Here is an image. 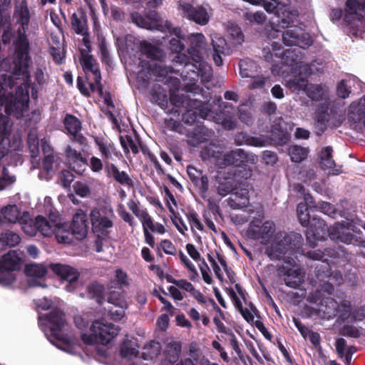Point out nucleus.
Instances as JSON below:
<instances>
[{
  "label": "nucleus",
  "instance_id": "1",
  "mask_svg": "<svg viewBox=\"0 0 365 365\" xmlns=\"http://www.w3.org/2000/svg\"><path fill=\"white\" fill-rule=\"evenodd\" d=\"M34 15L25 1L15 6L14 19L19 26L14 40L15 74L27 76L29 63V41L27 34H34L37 30L36 24L33 19Z\"/></svg>",
  "mask_w": 365,
  "mask_h": 365
},
{
  "label": "nucleus",
  "instance_id": "2",
  "mask_svg": "<svg viewBox=\"0 0 365 365\" xmlns=\"http://www.w3.org/2000/svg\"><path fill=\"white\" fill-rule=\"evenodd\" d=\"M302 236L299 234H286L280 232L274 235V241L266 249V254L271 259H284L285 255H292L295 249L302 244Z\"/></svg>",
  "mask_w": 365,
  "mask_h": 365
},
{
  "label": "nucleus",
  "instance_id": "3",
  "mask_svg": "<svg viewBox=\"0 0 365 365\" xmlns=\"http://www.w3.org/2000/svg\"><path fill=\"white\" fill-rule=\"evenodd\" d=\"M90 331L91 334L83 333L81 334V339L84 344L106 345L118 335L120 328L104 319H97L93 322Z\"/></svg>",
  "mask_w": 365,
  "mask_h": 365
},
{
  "label": "nucleus",
  "instance_id": "4",
  "mask_svg": "<svg viewBox=\"0 0 365 365\" xmlns=\"http://www.w3.org/2000/svg\"><path fill=\"white\" fill-rule=\"evenodd\" d=\"M205 40V38L202 34H195L191 36L190 41L193 47L189 49L188 53L192 62L186 61L184 63L185 66L189 70H191L190 67L195 68L196 71L193 70V71L197 76H200L204 81H209L212 74V68L204 61L200 52V48L204 44Z\"/></svg>",
  "mask_w": 365,
  "mask_h": 365
},
{
  "label": "nucleus",
  "instance_id": "5",
  "mask_svg": "<svg viewBox=\"0 0 365 365\" xmlns=\"http://www.w3.org/2000/svg\"><path fill=\"white\" fill-rule=\"evenodd\" d=\"M203 159L214 158L217 165L224 168L231 165H240L247 160V154L242 149H235L223 153L222 148L216 145H209L201 150Z\"/></svg>",
  "mask_w": 365,
  "mask_h": 365
},
{
  "label": "nucleus",
  "instance_id": "6",
  "mask_svg": "<svg viewBox=\"0 0 365 365\" xmlns=\"http://www.w3.org/2000/svg\"><path fill=\"white\" fill-rule=\"evenodd\" d=\"M46 319L50 328L51 334L53 338V339H49L51 343L54 344L59 349L72 353L71 340L65 337L61 333L66 325L65 317L63 312L59 310L53 312L47 316Z\"/></svg>",
  "mask_w": 365,
  "mask_h": 365
},
{
  "label": "nucleus",
  "instance_id": "7",
  "mask_svg": "<svg viewBox=\"0 0 365 365\" xmlns=\"http://www.w3.org/2000/svg\"><path fill=\"white\" fill-rule=\"evenodd\" d=\"M114 217L113 210L110 205L93 209L90 217L93 232L98 236H107L108 232L106 230L113 227Z\"/></svg>",
  "mask_w": 365,
  "mask_h": 365
},
{
  "label": "nucleus",
  "instance_id": "8",
  "mask_svg": "<svg viewBox=\"0 0 365 365\" xmlns=\"http://www.w3.org/2000/svg\"><path fill=\"white\" fill-rule=\"evenodd\" d=\"M59 220L47 219L37 216L34 220H30L23 224L24 232L29 236H36L38 233L45 237H52L58 227Z\"/></svg>",
  "mask_w": 365,
  "mask_h": 365
},
{
  "label": "nucleus",
  "instance_id": "9",
  "mask_svg": "<svg viewBox=\"0 0 365 365\" xmlns=\"http://www.w3.org/2000/svg\"><path fill=\"white\" fill-rule=\"evenodd\" d=\"M20 258L15 251H9L2 256L0 261V284L7 285L15 280L12 271L19 268Z\"/></svg>",
  "mask_w": 365,
  "mask_h": 365
},
{
  "label": "nucleus",
  "instance_id": "10",
  "mask_svg": "<svg viewBox=\"0 0 365 365\" xmlns=\"http://www.w3.org/2000/svg\"><path fill=\"white\" fill-rule=\"evenodd\" d=\"M275 232V225L272 221L262 223L259 220H252L247 229V235L253 239L260 240L261 243L269 242Z\"/></svg>",
  "mask_w": 365,
  "mask_h": 365
},
{
  "label": "nucleus",
  "instance_id": "11",
  "mask_svg": "<svg viewBox=\"0 0 365 365\" xmlns=\"http://www.w3.org/2000/svg\"><path fill=\"white\" fill-rule=\"evenodd\" d=\"M351 232L357 231L353 223L348 221L336 222L329 229V236L331 240L346 245L351 244L354 240Z\"/></svg>",
  "mask_w": 365,
  "mask_h": 365
},
{
  "label": "nucleus",
  "instance_id": "12",
  "mask_svg": "<svg viewBox=\"0 0 365 365\" xmlns=\"http://www.w3.org/2000/svg\"><path fill=\"white\" fill-rule=\"evenodd\" d=\"M88 73L91 74V79L84 82L83 80L78 77L77 79V87L81 93L85 96H89L91 93L98 91L99 95L103 94V86L101 83V75L98 66L96 65L90 69H88Z\"/></svg>",
  "mask_w": 365,
  "mask_h": 365
},
{
  "label": "nucleus",
  "instance_id": "13",
  "mask_svg": "<svg viewBox=\"0 0 365 365\" xmlns=\"http://www.w3.org/2000/svg\"><path fill=\"white\" fill-rule=\"evenodd\" d=\"M344 19L349 24H362L365 19V0H347L344 6Z\"/></svg>",
  "mask_w": 365,
  "mask_h": 365
},
{
  "label": "nucleus",
  "instance_id": "14",
  "mask_svg": "<svg viewBox=\"0 0 365 365\" xmlns=\"http://www.w3.org/2000/svg\"><path fill=\"white\" fill-rule=\"evenodd\" d=\"M235 288L237 294L233 290L230 292V297L235 307L247 322H254V319L258 317L257 309L252 304H250L249 307L244 308L242 302L246 303L244 291L239 284H236Z\"/></svg>",
  "mask_w": 365,
  "mask_h": 365
},
{
  "label": "nucleus",
  "instance_id": "15",
  "mask_svg": "<svg viewBox=\"0 0 365 365\" xmlns=\"http://www.w3.org/2000/svg\"><path fill=\"white\" fill-rule=\"evenodd\" d=\"M282 41L287 46L297 45L301 48L312 44L310 36L301 28L292 26L282 34Z\"/></svg>",
  "mask_w": 365,
  "mask_h": 365
},
{
  "label": "nucleus",
  "instance_id": "16",
  "mask_svg": "<svg viewBox=\"0 0 365 365\" xmlns=\"http://www.w3.org/2000/svg\"><path fill=\"white\" fill-rule=\"evenodd\" d=\"M294 91H303L313 101H319L324 95V89L319 85L309 84L304 78H294L289 82Z\"/></svg>",
  "mask_w": 365,
  "mask_h": 365
},
{
  "label": "nucleus",
  "instance_id": "17",
  "mask_svg": "<svg viewBox=\"0 0 365 365\" xmlns=\"http://www.w3.org/2000/svg\"><path fill=\"white\" fill-rule=\"evenodd\" d=\"M329 229L324 220L314 217L307 230V237L309 242L313 245L316 241L324 240Z\"/></svg>",
  "mask_w": 365,
  "mask_h": 365
},
{
  "label": "nucleus",
  "instance_id": "18",
  "mask_svg": "<svg viewBox=\"0 0 365 365\" xmlns=\"http://www.w3.org/2000/svg\"><path fill=\"white\" fill-rule=\"evenodd\" d=\"M51 270L62 279L72 284L77 281L79 277V272L74 267L67 264H51ZM66 290L71 292L73 290L71 284L66 287Z\"/></svg>",
  "mask_w": 365,
  "mask_h": 365
},
{
  "label": "nucleus",
  "instance_id": "19",
  "mask_svg": "<svg viewBox=\"0 0 365 365\" xmlns=\"http://www.w3.org/2000/svg\"><path fill=\"white\" fill-rule=\"evenodd\" d=\"M71 23L73 29L76 34L83 36L84 45L89 51L90 41L88 36L87 17L82 10H78L73 13L71 18Z\"/></svg>",
  "mask_w": 365,
  "mask_h": 365
},
{
  "label": "nucleus",
  "instance_id": "20",
  "mask_svg": "<svg viewBox=\"0 0 365 365\" xmlns=\"http://www.w3.org/2000/svg\"><path fill=\"white\" fill-rule=\"evenodd\" d=\"M71 230L76 235V240H80L86 237L88 233V222L87 214L83 210L78 209L73 216Z\"/></svg>",
  "mask_w": 365,
  "mask_h": 365
},
{
  "label": "nucleus",
  "instance_id": "21",
  "mask_svg": "<svg viewBox=\"0 0 365 365\" xmlns=\"http://www.w3.org/2000/svg\"><path fill=\"white\" fill-rule=\"evenodd\" d=\"M248 185L237 187L227 200L228 205L234 210L242 209L248 206L250 202Z\"/></svg>",
  "mask_w": 365,
  "mask_h": 365
},
{
  "label": "nucleus",
  "instance_id": "22",
  "mask_svg": "<svg viewBox=\"0 0 365 365\" xmlns=\"http://www.w3.org/2000/svg\"><path fill=\"white\" fill-rule=\"evenodd\" d=\"M182 15L194 21L197 24L205 25L209 21V15L205 8L202 6L193 7L188 4L180 6Z\"/></svg>",
  "mask_w": 365,
  "mask_h": 365
},
{
  "label": "nucleus",
  "instance_id": "23",
  "mask_svg": "<svg viewBox=\"0 0 365 365\" xmlns=\"http://www.w3.org/2000/svg\"><path fill=\"white\" fill-rule=\"evenodd\" d=\"M131 20L138 26L148 30L156 29L159 26V19L155 11H150L145 17L138 12L131 14Z\"/></svg>",
  "mask_w": 365,
  "mask_h": 365
},
{
  "label": "nucleus",
  "instance_id": "24",
  "mask_svg": "<svg viewBox=\"0 0 365 365\" xmlns=\"http://www.w3.org/2000/svg\"><path fill=\"white\" fill-rule=\"evenodd\" d=\"M46 269L42 264H31L26 267L25 272L29 277L28 284L29 287H42L45 284L42 281V278L46 274Z\"/></svg>",
  "mask_w": 365,
  "mask_h": 365
},
{
  "label": "nucleus",
  "instance_id": "25",
  "mask_svg": "<svg viewBox=\"0 0 365 365\" xmlns=\"http://www.w3.org/2000/svg\"><path fill=\"white\" fill-rule=\"evenodd\" d=\"M170 101L173 103L174 106L176 107L180 106H188L190 104H192L195 106V110H188L187 111L186 115H194V118H192L191 122H194L197 115H200L202 118H205L207 115V110H204L203 109H198L201 103L199 101H190L185 98V97H180L178 99V97L175 94H171L170 96Z\"/></svg>",
  "mask_w": 365,
  "mask_h": 365
},
{
  "label": "nucleus",
  "instance_id": "26",
  "mask_svg": "<svg viewBox=\"0 0 365 365\" xmlns=\"http://www.w3.org/2000/svg\"><path fill=\"white\" fill-rule=\"evenodd\" d=\"M181 353V344L180 341L170 340L168 341L163 352L164 359L161 365H173L175 363Z\"/></svg>",
  "mask_w": 365,
  "mask_h": 365
},
{
  "label": "nucleus",
  "instance_id": "27",
  "mask_svg": "<svg viewBox=\"0 0 365 365\" xmlns=\"http://www.w3.org/2000/svg\"><path fill=\"white\" fill-rule=\"evenodd\" d=\"M365 115V97L359 99L358 102L352 103L349 108L348 120L354 128L361 123Z\"/></svg>",
  "mask_w": 365,
  "mask_h": 365
},
{
  "label": "nucleus",
  "instance_id": "28",
  "mask_svg": "<svg viewBox=\"0 0 365 365\" xmlns=\"http://www.w3.org/2000/svg\"><path fill=\"white\" fill-rule=\"evenodd\" d=\"M53 235L59 244H71L76 239V235L69 223L60 220Z\"/></svg>",
  "mask_w": 365,
  "mask_h": 365
},
{
  "label": "nucleus",
  "instance_id": "29",
  "mask_svg": "<svg viewBox=\"0 0 365 365\" xmlns=\"http://www.w3.org/2000/svg\"><path fill=\"white\" fill-rule=\"evenodd\" d=\"M27 215V212H24L21 214L20 210L15 205H8L2 208L0 216L1 218V222H8L14 224L16 222H21L22 225L24 222H22L24 217Z\"/></svg>",
  "mask_w": 365,
  "mask_h": 365
},
{
  "label": "nucleus",
  "instance_id": "30",
  "mask_svg": "<svg viewBox=\"0 0 365 365\" xmlns=\"http://www.w3.org/2000/svg\"><path fill=\"white\" fill-rule=\"evenodd\" d=\"M333 149L331 146L324 148L320 154V165L324 170H329L332 175H339L341 173V168H336L332 159Z\"/></svg>",
  "mask_w": 365,
  "mask_h": 365
},
{
  "label": "nucleus",
  "instance_id": "31",
  "mask_svg": "<svg viewBox=\"0 0 365 365\" xmlns=\"http://www.w3.org/2000/svg\"><path fill=\"white\" fill-rule=\"evenodd\" d=\"M304 202H300L297 205V212L299 220L302 225L307 227L309 222V214L308 209L315 207V203L313 197L309 194H304Z\"/></svg>",
  "mask_w": 365,
  "mask_h": 365
},
{
  "label": "nucleus",
  "instance_id": "32",
  "mask_svg": "<svg viewBox=\"0 0 365 365\" xmlns=\"http://www.w3.org/2000/svg\"><path fill=\"white\" fill-rule=\"evenodd\" d=\"M138 345L135 339L125 340L120 346V354L123 361H131L138 354Z\"/></svg>",
  "mask_w": 365,
  "mask_h": 365
},
{
  "label": "nucleus",
  "instance_id": "33",
  "mask_svg": "<svg viewBox=\"0 0 365 365\" xmlns=\"http://www.w3.org/2000/svg\"><path fill=\"white\" fill-rule=\"evenodd\" d=\"M212 46L213 50V60L217 66L222 63L221 55L224 53L227 45L225 40L218 34H214L211 36Z\"/></svg>",
  "mask_w": 365,
  "mask_h": 365
},
{
  "label": "nucleus",
  "instance_id": "34",
  "mask_svg": "<svg viewBox=\"0 0 365 365\" xmlns=\"http://www.w3.org/2000/svg\"><path fill=\"white\" fill-rule=\"evenodd\" d=\"M8 5L6 3L0 4V33L4 31L2 40L4 43L10 41V16L6 11Z\"/></svg>",
  "mask_w": 365,
  "mask_h": 365
},
{
  "label": "nucleus",
  "instance_id": "35",
  "mask_svg": "<svg viewBox=\"0 0 365 365\" xmlns=\"http://www.w3.org/2000/svg\"><path fill=\"white\" fill-rule=\"evenodd\" d=\"M58 158L56 155L48 154L43 161V170L41 172L40 178L48 180L54 174L58 167Z\"/></svg>",
  "mask_w": 365,
  "mask_h": 365
},
{
  "label": "nucleus",
  "instance_id": "36",
  "mask_svg": "<svg viewBox=\"0 0 365 365\" xmlns=\"http://www.w3.org/2000/svg\"><path fill=\"white\" fill-rule=\"evenodd\" d=\"M66 155L68 163L76 172H81V168L86 164L81 153L68 146L66 149Z\"/></svg>",
  "mask_w": 365,
  "mask_h": 365
},
{
  "label": "nucleus",
  "instance_id": "37",
  "mask_svg": "<svg viewBox=\"0 0 365 365\" xmlns=\"http://www.w3.org/2000/svg\"><path fill=\"white\" fill-rule=\"evenodd\" d=\"M304 273L299 268H291L285 274L284 282L290 287H297L304 281Z\"/></svg>",
  "mask_w": 365,
  "mask_h": 365
},
{
  "label": "nucleus",
  "instance_id": "38",
  "mask_svg": "<svg viewBox=\"0 0 365 365\" xmlns=\"http://www.w3.org/2000/svg\"><path fill=\"white\" fill-rule=\"evenodd\" d=\"M217 262H215L212 264H211L214 273L216 277L220 281H223V274L222 270L227 274L228 278L232 280L233 278L232 272L231 269L228 267L227 264L224 259V257L221 255H217Z\"/></svg>",
  "mask_w": 365,
  "mask_h": 365
},
{
  "label": "nucleus",
  "instance_id": "39",
  "mask_svg": "<svg viewBox=\"0 0 365 365\" xmlns=\"http://www.w3.org/2000/svg\"><path fill=\"white\" fill-rule=\"evenodd\" d=\"M240 74L242 78L254 77L259 67L251 59L245 58L239 63Z\"/></svg>",
  "mask_w": 365,
  "mask_h": 365
},
{
  "label": "nucleus",
  "instance_id": "40",
  "mask_svg": "<svg viewBox=\"0 0 365 365\" xmlns=\"http://www.w3.org/2000/svg\"><path fill=\"white\" fill-rule=\"evenodd\" d=\"M108 174L110 177H112L118 182L123 185H130L133 183L132 180L130 178L128 175L124 171H120L117 167L110 164L107 167Z\"/></svg>",
  "mask_w": 365,
  "mask_h": 365
},
{
  "label": "nucleus",
  "instance_id": "41",
  "mask_svg": "<svg viewBox=\"0 0 365 365\" xmlns=\"http://www.w3.org/2000/svg\"><path fill=\"white\" fill-rule=\"evenodd\" d=\"M339 302L334 299L328 297L321 304L319 311L322 312L327 319L332 318L338 313Z\"/></svg>",
  "mask_w": 365,
  "mask_h": 365
},
{
  "label": "nucleus",
  "instance_id": "42",
  "mask_svg": "<svg viewBox=\"0 0 365 365\" xmlns=\"http://www.w3.org/2000/svg\"><path fill=\"white\" fill-rule=\"evenodd\" d=\"M160 351V344L158 341H151L146 344L143 348L142 357L145 360H153L158 356Z\"/></svg>",
  "mask_w": 365,
  "mask_h": 365
},
{
  "label": "nucleus",
  "instance_id": "43",
  "mask_svg": "<svg viewBox=\"0 0 365 365\" xmlns=\"http://www.w3.org/2000/svg\"><path fill=\"white\" fill-rule=\"evenodd\" d=\"M179 259L184 267L190 272L189 279L192 282H197L199 274L194 263L182 251L178 253Z\"/></svg>",
  "mask_w": 365,
  "mask_h": 365
},
{
  "label": "nucleus",
  "instance_id": "44",
  "mask_svg": "<svg viewBox=\"0 0 365 365\" xmlns=\"http://www.w3.org/2000/svg\"><path fill=\"white\" fill-rule=\"evenodd\" d=\"M141 223L143 230H145V228L150 233L163 235L166 232L165 226L159 222H155L149 214L142 220Z\"/></svg>",
  "mask_w": 365,
  "mask_h": 365
},
{
  "label": "nucleus",
  "instance_id": "45",
  "mask_svg": "<svg viewBox=\"0 0 365 365\" xmlns=\"http://www.w3.org/2000/svg\"><path fill=\"white\" fill-rule=\"evenodd\" d=\"M94 140L102 158L105 160L109 159L111 157L112 153H114L115 152L113 144L98 137H96Z\"/></svg>",
  "mask_w": 365,
  "mask_h": 365
},
{
  "label": "nucleus",
  "instance_id": "46",
  "mask_svg": "<svg viewBox=\"0 0 365 365\" xmlns=\"http://www.w3.org/2000/svg\"><path fill=\"white\" fill-rule=\"evenodd\" d=\"M120 143L124 150L128 151L131 150V151L136 154L139 152V147L140 145V141L137 137L134 138L130 135L120 136Z\"/></svg>",
  "mask_w": 365,
  "mask_h": 365
},
{
  "label": "nucleus",
  "instance_id": "47",
  "mask_svg": "<svg viewBox=\"0 0 365 365\" xmlns=\"http://www.w3.org/2000/svg\"><path fill=\"white\" fill-rule=\"evenodd\" d=\"M64 125L68 133L76 137L81 130V122L73 115H67L64 119Z\"/></svg>",
  "mask_w": 365,
  "mask_h": 365
},
{
  "label": "nucleus",
  "instance_id": "48",
  "mask_svg": "<svg viewBox=\"0 0 365 365\" xmlns=\"http://www.w3.org/2000/svg\"><path fill=\"white\" fill-rule=\"evenodd\" d=\"M104 291V287L98 283V282H92L87 287V295L89 298H95L96 299V302L98 304H102L103 302V294Z\"/></svg>",
  "mask_w": 365,
  "mask_h": 365
},
{
  "label": "nucleus",
  "instance_id": "49",
  "mask_svg": "<svg viewBox=\"0 0 365 365\" xmlns=\"http://www.w3.org/2000/svg\"><path fill=\"white\" fill-rule=\"evenodd\" d=\"M185 216L193 235H195L196 230L200 232H203L205 230L204 226L201 222L197 213L195 211H189L185 214Z\"/></svg>",
  "mask_w": 365,
  "mask_h": 365
},
{
  "label": "nucleus",
  "instance_id": "50",
  "mask_svg": "<svg viewBox=\"0 0 365 365\" xmlns=\"http://www.w3.org/2000/svg\"><path fill=\"white\" fill-rule=\"evenodd\" d=\"M21 242L20 236L11 230H6L0 235V242L9 247H14Z\"/></svg>",
  "mask_w": 365,
  "mask_h": 365
},
{
  "label": "nucleus",
  "instance_id": "51",
  "mask_svg": "<svg viewBox=\"0 0 365 365\" xmlns=\"http://www.w3.org/2000/svg\"><path fill=\"white\" fill-rule=\"evenodd\" d=\"M309 153V150L299 145H292L289 148V155L292 161L299 163L304 160Z\"/></svg>",
  "mask_w": 365,
  "mask_h": 365
},
{
  "label": "nucleus",
  "instance_id": "52",
  "mask_svg": "<svg viewBox=\"0 0 365 365\" xmlns=\"http://www.w3.org/2000/svg\"><path fill=\"white\" fill-rule=\"evenodd\" d=\"M81 63L83 67V71L86 73V78L87 81H90L91 79V74L88 73V69L98 65L96 61L94 58L89 55L86 51H81Z\"/></svg>",
  "mask_w": 365,
  "mask_h": 365
},
{
  "label": "nucleus",
  "instance_id": "53",
  "mask_svg": "<svg viewBox=\"0 0 365 365\" xmlns=\"http://www.w3.org/2000/svg\"><path fill=\"white\" fill-rule=\"evenodd\" d=\"M108 302L118 308L127 309L128 307L122 292H110L108 297Z\"/></svg>",
  "mask_w": 365,
  "mask_h": 365
},
{
  "label": "nucleus",
  "instance_id": "54",
  "mask_svg": "<svg viewBox=\"0 0 365 365\" xmlns=\"http://www.w3.org/2000/svg\"><path fill=\"white\" fill-rule=\"evenodd\" d=\"M28 145L32 158L38 154V138L36 130H31L28 135Z\"/></svg>",
  "mask_w": 365,
  "mask_h": 365
},
{
  "label": "nucleus",
  "instance_id": "55",
  "mask_svg": "<svg viewBox=\"0 0 365 365\" xmlns=\"http://www.w3.org/2000/svg\"><path fill=\"white\" fill-rule=\"evenodd\" d=\"M141 51L148 58L156 60L163 57V53L156 47L148 43H143L141 45Z\"/></svg>",
  "mask_w": 365,
  "mask_h": 365
},
{
  "label": "nucleus",
  "instance_id": "56",
  "mask_svg": "<svg viewBox=\"0 0 365 365\" xmlns=\"http://www.w3.org/2000/svg\"><path fill=\"white\" fill-rule=\"evenodd\" d=\"M251 81L250 84L248 85L249 89L251 90H260L265 88L267 84L269 81V76H256L254 75V77H251Z\"/></svg>",
  "mask_w": 365,
  "mask_h": 365
},
{
  "label": "nucleus",
  "instance_id": "57",
  "mask_svg": "<svg viewBox=\"0 0 365 365\" xmlns=\"http://www.w3.org/2000/svg\"><path fill=\"white\" fill-rule=\"evenodd\" d=\"M15 181V176L10 175L6 168L3 166L0 170V190L12 185Z\"/></svg>",
  "mask_w": 365,
  "mask_h": 365
},
{
  "label": "nucleus",
  "instance_id": "58",
  "mask_svg": "<svg viewBox=\"0 0 365 365\" xmlns=\"http://www.w3.org/2000/svg\"><path fill=\"white\" fill-rule=\"evenodd\" d=\"M113 282L120 287H128L130 284L127 273L120 268L115 271Z\"/></svg>",
  "mask_w": 365,
  "mask_h": 365
},
{
  "label": "nucleus",
  "instance_id": "59",
  "mask_svg": "<svg viewBox=\"0 0 365 365\" xmlns=\"http://www.w3.org/2000/svg\"><path fill=\"white\" fill-rule=\"evenodd\" d=\"M227 33L230 38L235 44H240L244 39L242 32L240 27L231 24L227 29Z\"/></svg>",
  "mask_w": 365,
  "mask_h": 365
},
{
  "label": "nucleus",
  "instance_id": "60",
  "mask_svg": "<svg viewBox=\"0 0 365 365\" xmlns=\"http://www.w3.org/2000/svg\"><path fill=\"white\" fill-rule=\"evenodd\" d=\"M185 250L190 257L193 261L198 263V264L200 263H205V259L202 257L200 251L197 249L195 245L191 243H187L185 245Z\"/></svg>",
  "mask_w": 365,
  "mask_h": 365
},
{
  "label": "nucleus",
  "instance_id": "61",
  "mask_svg": "<svg viewBox=\"0 0 365 365\" xmlns=\"http://www.w3.org/2000/svg\"><path fill=\"white\" fill-rule=\"evenodd\" d=\"M250 110L251 108L247 105H242L239 107V118L246 124H250L252 121Z\"/></svg>",
  "mask_w": 365,
  "mask_h": 365
},
{
  "label": "nucleus",
  "instance_id": "62",
  "mask_svg": "<svg viewBox=\"0 0 365 365\" xmlns=\"http://www.w3.org/2000/svg\"><path fill=\"white\" fill-rule=\"evenodd\" d=\"M128 206L133 213L140 220V222H142V220L148 214L146 210L140 209L133 200H130L128 202Z\"/></svg>",
  "mask_w": 365,
  "mask_h": 365
},
{
  "label": "nucleus",
  "instance_id": "63",
  "mask_svg": "<svg viewBox=\"0 0 365 365\" xmlns=\"http://www.w3.org/2000/svg\"><path fill=\"white\" fill-rule=\"evenodd\" d=\"M73 188L76 193L82 197H88L91 194L90 187L86 182H76Z\"/></svg>",
  "mask_w": 365,
  "mask_h": 365
},
{
  "label": "nucleus",
  "instance_id": "64",
  "mask_svg": "<svg viewBox=\"0 0 365 365\" xmlns=\"http://www.w3.org/2000/svg\"><path fill=\"white\" fill-rule=\"evenodd\" d=\"M234 189L233 185L230 180H225L219 182L217 186V192L222 197L226 196Z\"/></svg>",
  "mask_w": 365,
  "mask_h": 365
}]
</instances>
